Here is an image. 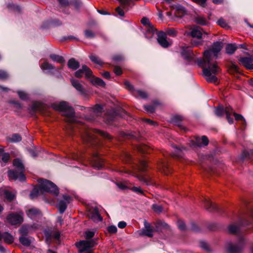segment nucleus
<instances>
[{
	"label": "nucleus",
	"mask_w": 253,
	"mask_h": 253,
	"mask_svg": "<svg viewBox=\"0 0 253 253\" xmlns=\"http://www.w3.org/2000/svg\"><path fill=\"white\" fill-rule=\"evenodd\" d=\"M223 46V43L221 42H214L209 50L204 51L203 60L199 61L203 68L204 76L208 82L216 83L217 82L215 75L220 72V69L215 60Z\"/></svg>",
	"instance_id": "nucleus-1"
},
{
	"label": "nucleus",
	"mask_w": 253,
	"mask_h": 253,
	"mask_svg": "<svg viewBox=\"0 0 253 253\" xmlns=\"http://www.w3.org/2000/svg\"><path fill=\"white\" fill-rule=\"evenodd\" d=\"M70 127L71 129H73V131H75L74 129L76 127H78L79 129L81 137L84 143H90L91 145L94 144L96 143L95 139L97 137L95 135L96 134H98L109 140L112 139V137L109 134L99 129H90L83 124L75 125Z\"/></svg>",
	"instance_id": "nucleus-2"
},
{
	"label": "nucleus",
	"mask_w": 253,
	"mask_h": 253,
	"mask_svg": "<svg viewBox=\"0 0 253 253\" xmlns=\"http://www.w3.org/2000/svg\"><path fill=\"white\" fill-rule=\"evenodd\" d=\"M39 186L35 187L30 194L31 199H34L44 192H48L57 196L59 190L57 187L52 182L43 179L38 180Z\"/></svg>",
	"instance_id": "nucleus-3"
},
{
	"label": "nucleus",
	"mask_w": 253,
	"mask_h": 253,
	"mask_svg": "<svg viewBox=\"0 0 253 253\" xmlns=\"http://www.w3.org/2000/svg\"><path fill=\"white\" fill-rule=\"evenodd\" d=\"M55 110L63 113V115L66 117V121L69 124H74L76 122L75 112L74 109L66 101H61L59 103L54 104L52 105Z\"/></svg>",
	"instance_id": "nucleus-4"
},
{
	"label": "nucleus",
	"mask_w": 253,
	"mask_h": 253,
	"mask_svg": "<svg viewBox=\"0 0 253 253\" xmlns=\"http://www.w3.org/2000/svg\"><path fill=\"white\" fill-rule=\"evenodd\" d=\"M13 166L17 169L16 170H9L8 171V176L10 179H19L21 181L25 180L24 174V167L19 159H14L13 162Z\"/></svg>",
	"instance_id": "nucleus-5"
},
{
	"label": "nucleus",
	"mask_w": 253,
	"mask_h": 253,
	"mask_svg": "<svg viewBox=\"0 0 253 253\" xmlns=\"http://www.w3.org/2000/svg\"><path fill=\"white\" fill-rule=\"evenodd\" d=\"M232 112V108L230 106H227L225 108L223 106H220L217 107L215 110V114L218 117H222L225 113L228 122L230 124L233 123V119L231 117Z\"/></svg>",
	"instance_id": "nucleus-6"
},
{
	"label": "nucleus",
	"mask_w": 253,
	"mask_h": 253,
	"mask_svg": "<svg viewBox=\"0 0 253 253\" xmlns=\"http://www.w3.org/2000/svg\"><path fill=\"white\" fill-rule=\"evenodd\" d=\"M97 244L94 239L80 241L76 243L77 247L79 249L80 253H84L92 248Z\"/></svg>",
	"instance_id": "nucleus-7"
},
{
	"label": "nucleus",
	"mask_w": 253,
	"mask_h": 253,
	"mask_svg": "<svg viewBox=\"0 0 253 253\" xmlns=\"http://www.w3.org/2000/svg\"><path fill=\"white\" fill-rule=\"evenodd\" d=\"M23 213L22 212L11 213L7 215L6 220L11 225H16L20 224L23 222Z\"/></svg>",
	"instance_id": "nucleus-8"
},
{
	"label": "nucleus",
	"mask_w": 253,
	"mask_h": 253,
	"mask_svg": "<svg viewBox=\"0 0 253 253\" xmlns=\"http://www.w3.org/2000/svg\"><path fill=\"white\" fill-rule=\"evenodd\" d=\"M209 140L207 136H202L201 138L195 137L190 141L189 145L193 148L202 147L208 145Z\"/></svg>",
	"instance_id": "nucleus-9"
},
{
	"label": "nucleus",
	"mask_w": 253,
	"mask_h": 253,
	"mask_svg": "<svg viewBox=\"0 0 253 253\" xmlns=\"http://www.w3.org/2000/svg\"><path fill=\"white\" fill-rule=\"evenodd\" d=\"M157 41L159 44L164 48H167L171 45V42L167 40L166 33L163 31H159L157 33Z\"/></svg>",
	"instance_id": "nucleus-10"
},
{
	"label": "nucleus",
	"mask_w": 253,
	"mask_h": 253,
	"mask_svg": "<svg viewBox=\"0 0 253 253\" xmlns=\"http://www.w3.org/2000/svg\"><path fill=\"white\" fill-rule=\"evenodd\" d=\"M141 23L147 27V33L146 34V37L150 38L156 32V29L154 26L150 23L148 18L146 17H143L141 20Z\"/></svg>",
	"instance_id": "nucleus-11"
},
{
	"label": "nucleus",
	"mask_w": 253,
	"mask_h": 253,
	"mask_svg": "<svg viewBox=\"0 0 253 253\" xmlns=\"http://www.w3.org/2000/svg\"><path fill=\"white\" fill-rule=\"evenodd\" d=\"M243 241L239 244L229 243L227 245V250L228 253H241L242 250Z\"/></svg>",
	"instance_id": "nucleus-12"
},
{
	"label": "nucleus",
	"mask_w": 253,
	"mask_h": 253,
	"mask_svg": "<svg viewBox=\"0 0 253 253\" xmlns=\"http://www.w3.org/2000/svg\"><path fill=\"white\" fill-rule=\"evenodd\" d=\"M84 73L85 74V78L89 79L92 76V72L87 66L83 65L82 69L75 72V75L77 78H81Z\"/></svg>",
	"instance_id": "nucleus-13"
},
{
	"label": "nucleus",
	"mask_w": 253,
	"mask_h": 253,
	"mask_svg": "<svg viewBox=\"0 0 253 253\" xmlns=\"http://www.w3.org/2000/svg\"><path fill=\"white\" fill-rule=\"evenodd\" d=\"M251 221H249L246 219H244L243 221H241L240 224H232L230 225L228 227V231L230 233L235 234L239 230V227L240 226H248L249 225L251 224Z\"/></svg>",
	"instance_id": "nucleus-14"
},
{
	"label": "nucleus",
	"mask_w": 253,
	"mask_h": 253,
	"mask_svg": "<svg viewBox=\"0 0 253 253\" xmlns=\"http://www.w3.org/2000/svg\"><path fill=\"white\" fill-rule=\"evenodd\" d=\"M240 63L248 69H253V56H249L242 57L239 60Z\"/></svg>",
	"instance_id": "nucleus-15"
},
{
	"label": "nucleus",
	"mask_w": 253,
	"mask_h": 253,
	"mask_svg": "<svg viewBox=\"0 0 253 253\" xmlns=\"http://www.w3.org/2000/svg\"><path fill=\"white\" fill-rule=\"evenodd\" d=\"M88 216L94 222L101 221L103 219L97 208L90 210L88 213Z\"/></svg>",
	"instance_id": "nucleus-16"
},
{
	"label": "nucleus",
	"mask_w": 253,
	"mask_h": 253,
	"mask_svg": "<svg viewBox=\"0 0 253 253\" xmlns=\"http://www.w3.org/2000/svg\"><path fill=\"white\" fill-rule=\"evenodd\" d=\"M27 215L31 219H35L42 216L41 211L36 208H31L26 211Z\"/></svg>",
	"instance_id": "nucleus-17"
},
{
	"label": "nucleus",
	"mask_w": 253,
	"mask_h": 253,
	"mask_svg": "<svg viewBox=\"0 0 253 253\" xmlns=\"http://www.w3.org/2000/svg\"><path fill=\"white\" fill-rule=\"evenodd\" d=\"M72 85L81 94L85 93L83 86L81 84L79 81L75 79L71 80Z\"/></svg>",
	"instance_id": "nucleus-18"
},
{
	"label": "nucleus",
	"mask_w": 253,
	"mask_h": 253,
	"mask_svg": "<svg viewBox=\"0 0 253 253\" xmlns=\"http://www.w3.org/2000/svg\"><path fill=\"white\" fill-rule=\"evenodd\" d=\"M181 54L183 57L187 61H191L193 59L194 54L190 48L184 49Z\"/></svg>",
	"instance_id": "nucleus-19"
},
{
	"label": "nucleus",
	"mask_w": 253,
	"mask_h": 253,
	"mask_svg": "<svg viewBox=\"0 0 253 253\" xmlns=\"http://www.w3.org/2000/svg\"><path fill=\"white\" fill-rule=\"evenodd\" d=\"M205 207L209 211H214L217 210V207L215 205L211 202L208 199L205 200Z\"/></svg>",
	"instance_id": "nucleus-20"
},
{
	"label": "nucleus",
	"mask_w": 253,
	"mask_h": 253,
	"mask_svg": "<svg viewBox=\"0 0 253 253\" xmlns=\"http://www.w3.org/2000/svg\"><path fill=\"white\" fill-rule=\"evenodd\" d=\"M191 36L193 38L201 39L202 36V29L199 27L193 28L191 32Z\"/></svg>",
	"instance_id": "nucleus-21"
},
{
	"label": "nucleus",
	"mask_w": 253,
	"mask_h": 253,
	"mask_svg": "<svg viewBox=\"0 0 253 253\" xmlns=\"http://www.w3.org/2000/svg\"><path fill=\"white\" fill-rule=\"evenodd\" d=\"M67 65L70 69L75 70L79 68L80 63L75 58H72L69 60Z\"/></svg>",
	"instance_id": "nucleus-22"
},
{
	"label": "nucleus",
	"mask_w": 253,
	"mask_h": 253,
	"mask_svg": "<svg viewBox=\"0 0 253 253\" xmlns=\"http://www.w3.org/2000/svg\"><path fill=\"white\" fill-rule=\"evenodd\" d=\"M89 79H90L91 83L94 85H98L102 87H104L105 85V82L99 78L95 77L92 75Z\"/></svg>",
	"instance_id": "nucleus-23"
},
{
	"label": "nucleus",
	"mask_w": 253,
	"mask_h": 253,
	"mask_svg": "<svg viewBox=\"0 0 253 253\" xmlns=\"http://www.w3.org/2000/svg\"><path fill=\"white\" fill-rule=\"evenodd\" d=\"M93 167L97 169H100L103 167V162L101 159L96 156L93 159Z\"/></svg>",
	"instance_id": "nucleus-24"
},
{
	"label": "nucleus",
	"mask_w": 253,
	"mask_h": 253,
	"mask_svg": "<svg viewBox=\"0 0 253 253\" xmlns=\"http://www.w3.org/2000/svg\"><path fill=\"white\" fill-rule=\"evenodd\" d=\"M22 139L21 136L17 133H15L6 138V140L9 142L16 143L20 142Z\"/></svg>",
	"instance_id": "nucleus-25"
},
{
	"label": "nucleus",
	"mask_w": 253,
	"mask_h": 253,
	"mask_svg": "<svg viewBox=\"0 0 253 253\" xmlns=\"http://www.w3.org/2000/svg\"><path fill=\"white\" fill-rule=\"evenodd\" d=\"M2 238L3 239L4 241L7 244H11L14 241L13 236L8 232H5L2 234Z\"/></svg>",
	"instance_id": "nucleus-26"
},
{
	"label": "nucleus",
	"mask_w": 253,
	"mask_h": 253,
	"mask_svg": "<svg viewBox=\"0 0 253 253\" xmlns=\"http://www.w3.org/2000/svg\"><path fill=\"white\" fill-rule=\"evenodd\" d=\"M49 57L53 61L57 62L59 63H65V59L62 56L55 54H51L49 55Z\"/></svg>",
	"instance_id": "nucleus-27"
},
{
	"label": "nucleus",
	"mask_w": 253,
	"mask_h": 253,
	"mask_svg": "<svg viewBox=\"0 0 253 253\" xmlns=\"http://www.w3.org/2000/svg\"><path fill=\"white\" fill-rule=\"evenodd\" d=\"M195 22L201 25H206L208 24V21L206 18L201 15H197L195 18Z\"/></svg>",
	"instance_id": "nucleus-28"
},
{
	"label": "nucleus",
	"mask_w": 253,
	"mask_h": 253,
	"mask_svg": "<svg viewBox=\"0 0 253 253\" xmlns=\"http://www.w3.org/2000/svg\"><path fill=\"white\" fill-rule=\"evenodd\" d=\"M67 203L64 201L61 200L59 201L57 207L61 213H63L67 209Z\"/></svg>",
	"instance_id": "nucleus-29"
},
{
	"label": "nucleus",
	"mask_w": 253,
	"mask_h": 253,
	"mask_svg": "<svg viewBox=\"0 0 253 253\" xmlns=\"http://www.w3.org/2000/svg\"><path fill=\"white\" fill-rule=\"evenodd\" d=\"M235 44H228L225 48L226 52L228 54H232L237 49Z\"/></svg>",
	"instance_id": "nucleus-30"
},
{
	"label": "nucleus",
	"mask_w": 253,
	"mask_h": 253,
	"mask_svg": "<svg viewBox=\"0 0 253 253\" xmlns=\"http://www.w3.org/2000/svg\"><path fill=\"white\" fill-rule=\"evenodd\" d=\"M253 156V150H250L249 151L245 150L243 152L242 157L243 159H248L252 160Z\"/></svg>",
	"instance_id": "nucleus-31"
},
{
	"label": "nucleus",
	"mask_w": 253,
	"mask_h": 253,
	"mask_svg": "<svg viewBox=\"0 0 253 253\" xmlns=\"http://www.w3.org/2000/svg\"><path fill=\"white\" fill-rule=\"evenodd\" d=\"M89 57L90 60L95 64L100 66L103 64L102 61L98 56H96L95 55L91 54L89 55Z\"/></svg>",
	"instance_id": "nucleus-32"
},
{
	"label": "nucleus",
	"mask_w": 253,
	"mask_h": 253,
	"mask_svg": "<svg viewBox=\"0 0 253 253\" xmlns=\"http://www.w3.org/2000/svg\"><path fill=\"white\" fill-rule=\"evenodd\" d=\"M133 95L136 97L139 96L142 98L146 99L148 97V95L146 92L141 90H134Z\"/></svg>",
	"instance_id": "nucleus-33"
},
{
	"label": "nucleus",
	"mask_w": 253,
	"mask_h": 253,
	"mask_svg": "<svg viewBox=\"0 0 253 253\" xmlns=\"http://www.w3.org/2000/svg\"><path fill=\"white\" fill-rule=\"evenodd\" d=\"M159 169L167 174V170L169 169L168 165L166 162H161L159 164Z\"/></svg>",
	"instance_id": "nucleus-34"
},
{
	"label": "nucleus",
	"mask_w": 253,
	"mask_h": 253,
	"mask_svg": "<svg viewBox=\"0 0 253 253\" xmlns=\"http://www.w3.org/2000/svg\"><path fill=\"white\" fill-rule=\"evenodd\" d=\"M146 229L143 231V234L148 237H151L153 236V230L150 225L145 226Z\"/></svg>",
	"instance_id": "nucleus-35"
},
{
	"label": "nucleus",
	"mask_w": 253,
	"mask_h": 253,
	"mask_svg": "<svg viewBox=\"0 0 253 253\" xmlns=\"http://www.w3.org/2000/svg\"><path fill=\"white\" fill-rule=\"evenodd\" d=\"M3 192L8 200L12 201L14 198L15 195L11 192L7 190H3Z\"/></svg>",
	"instance_id": "nucleus-36"
},
{
	"label": "nucleus",
	"mask_w": 253,
	"mask_h": 253,
	"mask_svg": "<svg viewBox=\"0 0 253 253\" xmlns=\"http://www.w3.org/2000/svg\"><path fill=\"white\" fill-rule=\"evenodd\" d=\"M19 241L23 245L25 246H29L31 244L30 240L25 237H20Z\"/></svg>",
	"instance_id": "nucleus-37"
},
{
	"label": "nucleus",
	"mask_w": 253,
	"mask_h": 253,
	"mask_svg": "<svg viewBox=\"0 0 253 253\" xmlns=\"http://www.w3.org/2000/svg\"><path fill=\"white\" fill-rule=\"evenodd\" d=\"M175 148V152L173 154V156L180 157L182 156V151L183 149H185V148L182 147L181 148H179L178 147H174Z\"/></svg>",
	"instance_id": "nucleus-38"
},
{
	"label": "nucleus",
	"mask_w": 253,
	"mask_h": 253,
	"mask_svg": "<svg viewBox=\"0 0 253 253\" xmlns=\"http://www.w3.org/2000/svg\"><path fill=\"white\" fill-rule=\"evenodd\" d=\"M84 36L86 38L92 39L95 37V33L91 30L87 29L84 31Z\"/></svg>",
	"instance_id": "nucleus-39"
},
{
	"label": "nucleus",
	"mask_w": 253,
	"mask_h": 253,
	"mask_svg": "<svg viewBox=\"0 0 253 253\" xmlns=\"http://www.w3.org/2000/svg\"><path fill=\"white\" fill-rule=\"evenodd\" d=\"M17 93L19 95L20 98L23 100H26L28 99L29 96L28 94L23 91H18Z\"/></svg>",
	"instance_id": "nucleus-40"
},
{
	"label": "nucleus",
	"mask_w": 253,
	"mask_h": 253,
	"mask_svg": "<svg viewBox=\"0 0 253 253\" xmlns=\"http://www.w3.org/2000/svg\"><path fill=\"white\" fill-rule=\"evenodd\" d=\"M41 68L42 70H52L54 69V66L48 62H44L41 65Z\"/></svg>",
	"instance_id": "nucleus-41"
},
{
	"label": "nucleus",
	"mask_w": 253,
	"mask_h": 253,
	"mask_svg": "<svg viewBox=\"0 0 253 253\" xmlns=\"http://www.w3.org/2000/svg\"><path fill=\"white\" fill-rule=\"evenodd\" d=\"M126 5L125 6V7H123L121 5V7L118 6L116 8V11L117 12V13L121 17H123L125 15V12L124 11V9H126Z\"/></svg>",
	"instance_id": "nucleus-42"
},
{
	"label": "nucleus",
	"mask_w": 253,
	"mask_h": 253,
	"mask_svg": "<svg viewBox=\"0 0 253 253\" xmlns=\"http://www.w3.org/2000/svg\"><path fill=\"white\" fill-rule=\"evenodd\" d=\"M166 33V35H168L173 37H174L177 35V31L173 28H170L167 30Z\"/></svg>",
	"instance_id": "nucleus-43"
},
{
	"label": "nucleus",
	"mask_w": 253,
	"mask_h": 253,
	"mask_svg": "<svg viewBox=\"0 0 253 253\" xmlns=\"http://www.w3.org/2000/svg\"><path fill=\"white\" fill-rule=\"evenodd\" d=\"M152 208L153 211L157 213H160L162 211V207L161 206L158 205L156 204H153L152 206Z\"/></svg>",
	"instance_id": "nucleus-44"
},
{
	"label": "nucleus",
	"mask_w": 253,
	"mask_h": 253,
	"mask_svg": "<svg viewBox=\"0 0 253 253\" xmlns=\"http://www.w3.org/2000/svg\"><path fill=\"white\" fill-rule=\"evenodd\" d=\"M147 167V163L145 161H142L140 162V166L139 169L140 171H143L145 170L146 168Z\"/></svg>",
	"instance_id": "nucleus-45"
},
{
	"label": "nucleus",
	"mask_w": 253,
	"mask_h": 253,
	"mask_svg": "<svg viewBox=\"0 0 253 253\" xmlns=\"http://www.w3.org/2000/svg\"><path fill=\"white\" fill-rule=\"evenodd\" d=\"M124 84L126 88H127L129 91H132L133 93L134 92V90H135L134 89L133 86L128 81H126L124 83Z\"/></svg>",
	"instance_id": "nucleus-46"
},
{
	"label": "nucleus",
	"mask_w": 253,
	"mask_h": 253,
	"mask_svg": "<svg viewBox=\"0 0 253 253\" xmlns=\"http://www.w3.org/2000/svg\"><path fill=\"white\" fill-rule=\"evenodd\" d=\"M144 109L148 113H153L155 110V107L153 105H145Z\"/></svg>",
	"instance_id": "nucleus-47"
},
{
	"label": "nucleus",
	"mask_w": 253,
	"mask_h": 253,
	"mask_svg": "<svg viewBox=\"0 0 253 253\" xmlns=\"http://www.w3.org/2000/svg\"><path fill=\"white\" fill-rule=\"evenodd\" d=\"M177 226L178 228L181 231L186 230V226L185 223L182 220H179L177 222Z\"/></svg>",
	"instance_id": "nucleus-48"
},
{
	"label": "nucleus",
	"mask_w": 253,
	"mask_h": 253,
	"mask_svg": "<svg viewBox=\"0 0 253 253\" xmlns=\"http://www.w3.org/2000/svg\"><path fill=\"white\" fill-rule=\"evenodd\" d=\"M107 230L110 234H115L117 232V228L114 225H111L108 227Z\"/></svg>",
	"instance_id": "nucleus-49"
},
{
	"label": "nucleus",
	"mask_w": 253,
	"mask_h": 253,
	"mask_svg": "<svg viewBox=\"0 0 253 253\" xmlns=\"http://www.w3.org/2000/svg\"><path fill=\"white\" fill-rule=\"evenodd\" d=\"M8 77V75L6 72L1 70H0V80H6Z\"/></svg>",
	"instance_id": "nucleus-50"
},
{
	"label": "nucleus",
	"mask_w": 253,
	"mask_h": 253,
	"mask_svg": "<svg viewBox=\"0 0 253 253\" xmlns=\"http://www.w3.org/2000/svg\"><path fill=\"white\" fill-rule=\"evenodd\" d=\"M200 247L204 250L207 251H210V247L209 245L204 241L200 242Z\"/></svg>",
	"instance_id": "nucleus-51"
},
{
	"label": "nucleus",
	"mask_w": 253,
	"mask_h": 253,
	"mask_svg": "<svg viewBox=\"0 0 253 253\" xmlns=\"http://www.w3.org/2000/svg\"><path fill=\"white\" fill-rule=\"evenodd\" d=\"M93 112L95 114L100 113L102 110V107L100 105H96L93 108Z\"/></svg>",
	"instance_id": "nucleus-52"
},
{
	"label": "nucleus",
	"mask_w": 253,
	"mask_h": 253,
	"mask_svg": "<svg viewBox=\"0 0 253 253\" xmlns=\"http://www.w3.org/2000/svg\"><path fill=\"white\" fill-rule=\"evenodd\" d=\"M172 120L179 126H181L180 124L182 120V118L180 116H175L173 118Z\"/></svg>",
	"instance_id": "nucleus-53"
},
{
	"label": "nucleus",
	"mask_w": 253,
	"mask_h": 253,
	"mask_svg": "<svg viewBox=\"0 0 253 253\" xmlns=\"http://www.w3.org/2000/svg\"><path fill=\"white\" fill-rule=\"evenodd\" d=\"M94 235V232L93 231H86L85 232V238L86 240H90Z\"/></svg>",
	"instance_id": "nucleus-54"
},
{
	"label": "nucleus",
	"mask_w": 253,
	"mask_h": 253,
	"mask_svg": "<svg viewBox=\"0 0 253 253\" xmlns=\"http://www.w3.org/2000/svg\"><path fill=\"white\" fill-rule=\"evenodd\" d=\"M114 72L116 75L119 76L122 74V69L117 66L114 67Z\"/></svg>",
	"instance_id": "nucleus-55"
},
{
	"label": "nucleus",
	"mask_w": 253,
	"mask_h": 253,
	"mask_svg": "<svg viewBox=\"0 0 253 253\" xmlns=\"http://www.w3.org/2000/svg\"><path fill=\"white\" fill-rule=\"evenodd\" d=\"M217 23L219 26H220L221 27H223V28H225L227 26L226 22L222 18L219 19L217 21Z\"/></svg>",
	"instance_id": "nucleus-56"
},
{
	"label": "nucleus",
	"mask_w": 253,
	"mask_h": 253,
	"mask_svg": "<svg viewBox=\"0 0 253 253\" xmlns=\"http://www.w3.org/2000/svg\"><path fill=\"white\" fill-rule=\"evenodd\" d=\"M10 158V155L8 153H5L2 154V161L6 163L8 161Z\"/></svg>",
	"instance_id": "nucleus-57"
},
{
	"label": "nucleus",
	"mask_w": 253,
	"mask_h": 253,
	"mask_svg": "<svg viewBox=\"0 0 253 253\" xmlns=\"http://www.w3.org/2000/svg\"><path fill=\"white\" fill-rule=\"evenodd\" d=\"M232 114H233L234 115L235 118L236 120H237V121L241 120V121H245V120L242 115H241L240 114H238L234 112L233 110H232Z\"/></svg>",
	"instance_id": "nucleus-58"
},
{
	"label": "nucleus",
	"mask_w": 253,
	"mask_h": 253,
	"mask_svg": "<svg viewBox=\"0 0 253 253\" xmlns=\"http://www.w3.org/2000/svg\"><path fill=\"white\" fill-rule=\"evenodd\" d=\"M194 2L197 3L202 7H205L206 5L207 0H192Z\"/></svg>",
	"instance_id": "nucleus-59"
},
{
	"label": "nucleus",
	"mask_w": 253,
	"mask_h": 253,
	"mask_svg": "<svg viewBox=\"0 0 253 253\" xmlns=\"http://www.w3.org/2000/svg\"><path fill=\"white\" fill-rule=\"evenodd\" d=\"M138 150L142 153H147L148 147L146 145L140 146L138 148Z\"/></svg>",
	"instance_id": "nucleus-60"
},
{
	"label": "nucleus",
	"mask_w": 253,
	"mask_h": 253,
	"mask_svg": "<svg viewBox=\"0 0 253 253\" xmlns=\"http://www.w3.org/2000/svg\"><path fill=\"white\" fill-rule=\"evenodd\" d=\"M191 44L193 46H198L202 44V42L201 41L193 40L191 41Z\"/></svg>",
	"instance_id": "nucleus-61"
},
{
	"label": "nucleus",
	"mask_w": 253,
	"mask_h": 253,
	"mask_svg": "<svg viewBox=\"0 0 253 253\" xmlns=\"http://www.w3.org/2000/svg\"><path fill=\"white\" fill-rule=\"evenodd\" d=\"M132 190L133 191H134L136 193H137L138 194H143V192L142 190L139 187H132Z\"/></svg>",
	"instance_id": "nucleus-62"
},
{
	"label": "nucleus",
	"mask_w": 253,
	"mask_h": 253,
	"mask_svg": "<svg viewBox=\"0 0 253 253\" xmlns=\"http://www.w3.org/2000/svg\"><path fill=\"white\" fill-rule=\"evenodd\" d=\"M121 5H122L123 7H125L126 5H129L130 0H118Z\"/></svg>",
	"instance_id": "nucleus-63"
},
{
	"label": "nucleus",
	"mask_w": 253,
	"mask_h": 253,
	"mask_svg": "<svg viewBox=\"0 0 253 253\" xmlns=\"http://www.w3.org/2000/svg\"><path fill=\"white\" fill-rule=\"evenodd\" d=\"M60 233L58 232H55L51 235L52 238L56 240H58L60 238Z\"/></svg>",
	"instance_id": "nucleus-64"
}]
</instances>
